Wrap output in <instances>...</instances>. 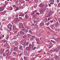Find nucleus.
<instances>
[{
	"label": "nucleus",
	"instance_id": "f257e3e1",
	"mask_svg": "<svg viewBox=\"0 0 60 60\" xmlns=\"http://www.w3.org/2000/svg\"><path fill=\"white\" fill-rule=\"evenodd\" d=\"M7 26L10 29V30L11 31V27H12V25L11 24H9L8 26Z\"/></svg>",
	"mask_w": 60,
	"mask_h": 60
},
{
	"label": "nucleus",
	"instance_id": "f03ea898",
	"mask_svg": "<svg viewBox=\"0 0 60 60\" xmlns=\"http://www.w3.org/2000/svg\"><path fill=\"white\" fill-rule=\"evenodd\" d=\"M31 15H32V16H33L34 18H36L37 16L35 14H34V13H32L31 14Z\"/></svg>",
	"mask_w": 60,
	"mask_h": 60
},
{
	"label": "nucleus",
	"instance_id": "7ed1b4c3",
	"mask_svg": "<svg viewBox=\"0 0 60 60\" xmlns=\"http://www.w3.org/2000/svg\"><path fill=\"white\" fill-rule=\"evenodd\" d=\"M18 48L17 47H14V51L15 52H17L18 51Z\"/></svg>",
	"mask_w": 60,
	"mask_h": 60
},
{
	"label": "nucleus",
	"instance_id": "20e7f679",
	"mask_svg": "<svg viewBox=\"0 0 60 60\" xmlns=\"http://www.w3.org/2000/svg\"><path fill=\"white\" fill-rule=\"evenodd\" d=\"M19 27L20 28H22L23 27V25L22 23H20L19 24Z\"/></svg>",
	"mask_w": 60,
	"mask_h": 60
},
{
	"label": "nucleus",
	"instance_id": "39448f33",
	"mask_svg": "<svg viewBox=\"0 0 60 60\" xmlns=\"http://www.w3.org/2000/svg\"><path fill=\"white\" fill-rule=\"evenodd\" d=\"M31 47L30 46H29V47H27L26 48V50H30V49H31Z\"/></svg>",
	"mask_w": 60,
	"mask_h": 60
},
{
	"label": "nucleus",
	"instance_id": "423d86ee",
	"mask_svg": "<svg viewBox=\"0 0 60 60\" xmlns=\"http://www.w3.org/2000/svg\"><path fill=\"white\" fill-rule=\"evenodd\" d=\"M19 49H20V50H21L22 51H23V48L22 47V46L21 45H19Z\"/></svg>",
	"mask_w": 60,
	"mask_h": 60
},
{
	"label": "nucleus",
	"instance_id": "0eeeda50",
	"mask_svg": "<svg viewBox=\"0 0 60 60\" xmlns=\"http://www.w3.org/2000/svg\"><path fill=\"white\" fill-rule=\"evenodd\" d=\"M44 6V4H40L39 5V6L41 8L43 7Z\"/></svg>",
	"mask_w": 60,
	"mask_h": 60
},
{
	"label": "nucleus",
	"instance_id": "6e6552de",
	"mask_svg": "<svg viewBox=\"0 0 60 60\" xmlns=\"http://www.w3.org/2000/svg\"><path fill=\"white\" fill-rule=\"evenodd\" d=\"M20 34L21 35H22L25 34V33L24 32L21 31L20 32Z\"/></svg>",
	"mask_w": 60,
	"mask_h": 60
},
{
	"label": "nucleus",
	"instance_id": "1a4fd4ad",
	"mask_svg": "<svg viewBox=\"0 0 60 60\" xmlns=\"http://www.w3.org/2000/svg\"><path fill=\"white\" fill-rule=\"evenodd\" d=\"M4 8H3V7H1L0 8V11H3L4 10Z\"/></svg>",
	"mask_w": 60,
	"mask_h": 60
},
{
	"label": "nucleus",
	"instance_id": "9d476101",
	"mask_svg": "<svg viewBox=\"0 0 60 60\" xmlns=\"http://www.w3.org/2000/svg\"><path fill=\"white\" fill-rule=\"evenodd\" d=\"M50 26L52 28V29H53V28L52 27H54V25L53 24H51L50 25Z\"/></svg>",
	"mask_w": 60,
	"mask_h": 60
},
{
	"label": "nucleus",
	"instance_id": "9b49d317",
	"mask_svg": "<svg viewBox=\"0 0 60 60\" xmlns=\"http://www.w3.org/2000/svg\"><path fill=\"white\" fill-rule=\"evenodd\" d=\"M35 27L36 28H38V26H39V24L38 23H36L35 24Z\"/></svg>",
	"mask_w": 60,
	"mask_h": 60
},
{
	"label": "nucleus",
	"instance_id": "f8f14e48",
	"mask_svg": "<svg viewBox=\"0 0 60 60\" xmlns=\"http://www.w3.org/2000/svg\"><path fill=\"white\" fill-rule=\"evenodd\" d=\"M4 49H3V50L2 49H1L0 50V53H4Z\"/></svg>",
	"mask_w": 60,
	"mask_h": 60
},
{
	"label": "nucleus",
	"instance_id": "ddd939ff",
	"mask_svg": "<svg viewBox=\"0 0 60 60\" xmlns=\"http://www.w3.org/2000/svg\"><path fill=\"white\" fill-rule=\"evenodd\" d=\"M55 57L56 59H58V60H59V58H60V57H58L56 55L55 56Z\"/></svg>",
	"mask_w": 60,
	"mask_h": 60
},
{
	"label": "nucleus",
	"instance_id": "4468645a",
	"mask_svg": "<svg viewBox=\"0 0 60 60\" xmlns=\"http://www.w3.org/2000/svg\"><path fill=\"white\" fill-rule=\"evenodd\" d=\"M39 32L40 33H44V31L43 30H40L39 31Z\"/></svg>",
	"mask_w": 60,
	"mask_h": 60
},
{
	"label": "nucleus",
	"instance_id": "2eb2a0df",
	"mask_svg": "<svg viewBox=\"0 0 60 60\" xmlns=\"http://www.w3.org/2000/svg\"><path fill=\"white\" fill-rule=\"evenodd\" d=\"M25 15V14L23 13H21L19 15V16H21L22 17H23Z\"/></svg>",
	"mask_w": 60,
	"mask_h": 60
},
{
	"label": "nucleus",
	"instance_id": "dca6fc26",
	"mask_svg": "<svg viewBox=\"0 0 60 60\" xmlns=\"http://www.w3.org/2000/svg\"><path fill=\"white\" fill-rule=\"evenodd\" d=\"M44 24V22H42L40 23V26H42V25H43Z\"/></svg>",
	"mask_w": 60,
	"mask_h": 60
},
{
	"label": "nucleus",
	"instance_id": "f3484780",
	"mask_svg": "<svg viewBox=\"0 0 60 60\" xmlns=\"http://www.w3.org/2000/svg\"><path fill=\"white\" fill-rule=\"evenodd\" d=\"M50 45L49 46V48H51L52 47V43L50 42Z\"/></svg>",
	"mask_w": 60,
	"mask_h": 60
},
{
	"label": "nucleus",
	"instance_id": "a211bd4d",
	"mask_svg": "<svg viewBox=\"0 0 60 60\" xmlns=\"http://www.w3.org/2000/svg\"><path fill=\"white\" fill-rule=\"evenodd\" d=\"M15 21H19L20 20L18 18H17L16 19H15Z\"/></svg>",
	"mask_w": 60,
	"mask_h": 60
},
{
	"label": "nucleus",
	"instance_id": "6ab92c4d",
	"mask_svg": "<svg viewBox=\"0 0 60 60\" xmlns=\"http://www.w3.org/2000/svg\"><path fill=\"white\" fill-rule=\"evenodd\" d=\"M20 1L21 4H23L25 2V1L23 0H20Z\"/></svg>",
	"mask_w": 60,
	"mask_h": 60
},
{
	"label": "nucleus",
	"instance_id": "aec40b11",
	"mask_svg": "<svg viewBox=\"0 0 60 60\" xmlns=\"http://www.w3.org/2000/svg\"><path fill=\"white\" fill-rule=\"evenodd\" d=\"M6 12V11H4L3 12H1V13L3 15H4V14Z\"/></svg>",
	"mask_w": 60,
	"mask_h": 60
},
{
	"label": "nucleus",
	"instance_id": "412c9836",
	"mask_svg": "<svg viewBox=\"0 0 60 60\" xmlns=\"http://www.w3.org/2000/svg\"><path fill=\"white\" fill-rule=\"evenodd\" d=\"M58 24V22H56L55 24V25L56 27H57V25Z\"/></svg>",
	"mask_w": 60,
	"mask_h": 60
},
{
	"label": "nucleus",
	"instance_id": "4be33fe9",
	"mask_svg": "<svg viewBox=\"0 0 60 60\" xmlns=\"http://www.w3.org/2000/svg\"><path fill=\"white\" fill-rule=\"evenodd\" d=\"M23 55V53H21L19 54V56H22Z\"/></svg>",
	"mask_w": 60,
	"mask_h": 60
},
{
	"label": "nucleus",
	"instance_id": "5701e85b",
	"mask_svg": "<svg viewBox=\"0 0 60 60\" xmlns=\"http://www.w3.org/2000/svg\"><path fill=\"white\" fill-rule=\"evenodd\" d=\"M22 28V29H21V30L23 31H25L26 30L25 29V28H24V27H23Z\"/></svg>",
	"mask_w": 60,
	"mask_h": 60
},
{
	"label": "nucleus",
	"instance_id": "b1692460",
	"mask_svg": "<svg viewBox=\"0 0 60 60\" xmlns=\"http://www.w3.org/2000/svg\"><path fill=\"white\" fill-rule=\"evenodd\" d=\"M16 28L15 26H13V30H15Z\"/></svg>",
	"mask_w": 60,
	"mask_h": 60
},
{
	"label": "nucleus",
	"instance_id": "393cba45",
	"mask_svg": "<svg viewBox=\"0 0 60 60\" xmlns=\"http://www.w3.org/2000/svg\"><path fill=\"white\" fill-rule=\"evenodd\" d=\"M26 42L25 41L23 43H22V45H26Z\"/></svg>",
	"mask_w": 60,
	"mask_h": 60
},
{
	"label": "nucleus",
	"instance_id": "a878e982",
	"mask_svg": "<svg viewBox=\"0 0 60 60\" xmlns=\"http://www.w3.org/2000/svg\"><path fill=\"white\" fill-rule=\"evenodd\" d=\"M34 43V42H32V48H33L34 47V44H33Z\"/></svg>",
	"mask_w": 60,
	"mask_h": 60
},
{
	"label": "nucleus",
	"instance_id": "bb28decb",
	"mask_svg": "<svg viewBox=\"0 0 60 60\" xmlns=\"http://www.w3.org/2000/svg\"><path fill=\"white\" fill-rule=\"evenodd\" d=\"M25 19H28V18H29V16L27 15H25Z\"/></svg>",
	"mask_w": 60,
	"mask_h": 60
},
{
	"label": "nucleus",
	"instance_id": "cd10ccee",
	"mask_svg": "<svg viewBox=\"0 0 60 60\" xmlns=\"http://www.w3.org/2000/svg\"><path fill=\"white\" fill-rule=\"evenodd\" d=\"M49 22H48L47 23H45V25H46V26H49Z\"/></svg>",
	"mask_w": 60,
	"mask_h": 60
},
{
	"label": "nucleus",
	"instance_id": "c85d7f7f",
	"mask_svg": "<svg viewBox=\"0 0 60 60\" xmlns=\"http://www.w3.org/2000/svg\"><path fill=\"white\" fill-rule=\"evenodd\" d=\"M39 20H38L36 21V20H34V23H36L37 22H39Z\"/></svg>",
	"mask_w": 60,
	"mask_h": 60
},
{
	"label": "nucleus",
	"instance_id": "c756f323",
	"mask_svg": "<svg viewBox=\"0 0 60 60\" xmlns=\"http://www.w3.org/2000/svg\"><path fill=\"white\" fill-rule=\"evenodd\" d=\"M9 52V49H8L6 50V51H5V53H7V52Z\"/></svg>",
	"mask_w": 60,
	"mask_h": 60
},
{
	"label": "nucleus",
	"instance_id": "7c9ffc66",
	"mask_svg": "<svg viewBox=\"0 0 60 60\" xmlns=\"http://www.w3.org/2000/svg\"><path fill=\"white\" fill-rule=\"evenodd\" d=\"M6 55L7 56H10V54L9 52H7Z\"/></svg>",
	"mask_w": 60,
	"mask_h": 60
},
{
	"label": "nucleus",
	"instance_id": "2f4dec72",
	"mask_svg": "<svg viewBox=\"0 0 60 60\" xmlns=\"http://www.w3.org/2000/svg\"><path fill=\"white\" fill-rule=\"evenodd\" d=\"M16 3L17 4H18V5H19V1L17 0L16 2Z\"/></svg>",
	"mask_w": 60,
	"mask_h": 60
},
{
	"label": "nucleus",
	"instance_id": "473e14b6",
	"mask_svg": "<svg viewBox=\"0 0 60 60\" xmlns=\"http://www.w3.org/2000/svg\"><path fill=\"white\" fill-rule=\"evenodd\" d=\"M24 60H27V58L25 57V56H24Z\"/></svg>",
	"mask_w": 60,
	"mask_h": 60
},
{
	"label": "nucleus",
	"instance_id": "72a5a7b5",
	"mask_svg": "<svg viewBox=\"0 0 60 60\" xmlns=\"http://www.w3.org/2000/svg\"><path fill=\"white\" fill-rule=\"evenodd\" d=\"M8 2L7 1H5V4H6V5L8 4Z\"/></svg>",
	"mask_w": 60,
	"mask_h": 60
},
{
	"label": "nucleus",
	"instance_id": "f704fd0d",
	"mask_svg": "<svg viewBox=\"0 0 60 60\" xmlns=\"http://www.w3.org/2000/svg\"><path fill=\"white\" fill-rule=\"evenodd\" d=\"M28 32L29 34H32V32L31 31V30H30L28 31Z\"/></svg>",
	"mask_w": 60,
	"mask_h": 60
},
{
	"label": "nucleus",
	"instance_id": "c9c22d12",
	"mask_svg": "<svg viewBox=\"0 0 60 60\" xmlns=\"http://www.w3.org/2000/svg\"><path fill=\"white\" fill-rule=\"evenodd\" d=\"M34 53H32L31 54V56H34Z\"/></svg>",
	"mask_w": 60,
	"mask_h": 60
},
{
	"label": "nucleus",
	"instance_id": "e433bc0d",
	"mask_svg": "<svg viewBox=\"0 0 60 60\" xmlns=\"http://www.w3.org/2000/svg\"><path fill=\"white\" fill-rule=\"evenodd\" d=\"M33 38H32V37L30 38V40L31 41H33Z\"/></svg>",
	"mask_w": 60,
	"mask_h": 60
},
{
	"label": "nucleus",
	"instance_id": "4c0bfd02",
	"mask_svg": "<svg viewBox=\"0 0 60 60\" xmlns=\"http://www.w3.org/2000/svg\"><path fill=\"white\" fill-rule=\"evenodd\" d=\"M25 54H26V55H28V54L27 53V51H25Z\"/></svg>",
	"mask_w": 60,
	"mask_h": 60
},
{
	"label": "nucleus",
	"instance_id": "58836bf2",
	"mask_svg": "<svg viewBox=\"0 0 60 60\" xmlns=\"http://www.w3.org/2000/svg\"><path fill=\"white\" fill-rule=\"evenodd\" d=\"M37 12V11L36 10H35L34 11H32V13H35Z\"/></svg>",
	"mask_w": 60,
	"mask_h": 60
},
{
	"label": "nucleus",
	"instance_id": "ea45409f",
	"mask_svg": "<svg viewBox=\"0 0 60 60\" xmlns=\"http://www.w3.org/2000/svg\"><path fill=\"white\" fill-rule=\"evenodd\" d=\"M18 32V31L17 30H16L15 32H14V33L15 34H17V33Z\"/></svg>",
	"mask_w": 60,
	"mask_h": 60
},
{
	"label": "nucleus",
	"instance_id": "a19ab883",
	"mask_svg": "<svg viewBox=\"0 0 60 60\" xmlns=\"http://www.w3.org/2000/svg\"><path fill=\"white\" fill-rule=\"evenodd\" d=\"M50 2H54V0H50Z\"/></svg>",
	"mask_w": 60,
	"mask_h": 60
},
{
	"label": "nucleus",
	"instance_id": "79ce46f5",
	"mask_svg": "<svg viewBox=\"0 0 60 60\" xmlns=\"http://www.w3.org/2000/svg\"><path fill=\"white\" fill-rule=\"evenodd\" d=\"M23 7H24L23 6L22 7L21 6H19V7L20 9H23Z\"/></svg>",
	"mask_w": 60,
	"mask_h": 60
},
{
	"label": "nucleus",
	"instance_id": "37998d69",
	"mask_svg": "<svg viewBox=\"0 0 60 60\" xmlns=\"http://www.w3.org/2000/svg\"><path fill=\"white\" fill-rule=\"evenodd\" d=\"M28 44H29V42H27L26 43V46H28Z\"/></svg>",
	"mask_w": 60,
	"mask_h": 60
},
{
	"label": "nucleus",
	"instance_id": "c03bdc74",
	"mask_svg": "<svg viewBox=\"0 0 60 60\" xmlns=\"http://www.w3.org/2000/svg\"><path fill=\"white\" fill-rule=\"evenodd\" d=\"M48 4H46L45 5V8H47L48 7Z\"/></svg>",
	"mask_w": 60,
	"mask_h": 60
},
{
	"label": "nucleus",
	"instance_id": "a18cd8bd",
	"mask_svg": "<svg viewBox=\"0 0 60 60\" xmlns=\"http://www.w3.org/2000/svg\"><path fill=\"white\" fill-rule=\"evenodd\" d=\"M8 20H10L11 19V17L10 16H9L8 18Z\"/></svg>",
	"mask_w": 60,
	"mask_h": 60
},
{
	"label": "nucleus",
	"instance_id": "49530a36",
	"mask_svg": "<svg viewBox=\"0 0 60 60\" xmlns=\"http://www.w3.org/2000/svg\"><path fill=\"white\" fill-rule=\"evenodd\" d=\"M17 10H19V8L18 7H16L15 8Z\"/></svg>",
	"mask_w": 60,
	"mask_h": 60
},
{
	"label": "nucleus",
	"instance_id": "de8ad7c7",
	"mask_svg": "<svg viewBox=\"0 0 60 60\" xmlns=\"http://www.w3.org/2000/svg\"><path fill=\"white\" fill-rule=\"evenodd\" d=\"M34 8H36V7H37V5H36L35 4L34 6Z\"/></svg>",
	"mask_w": 60,
	"mask_h": 60
},
{
	"label": "nucleus",
	"instance_id": "09e8293b",
	"mask_svg": "<svg viewBox=\"0 0 60 60\" xmlns=\"http://www.w3.org/2000/svg\"><path fill=\"white\" fill-rule=\"evenodd\" d=\"M47 33L48 34V35H50V33L49 31H48Z\"/></svg>",
	"mask_w": 60,
	"mask_h": 60
},
{
	"label": "nucleus",
	"instance_id": "8fccbe9b",
	"mask_svg": "<svg viewBox=\"0 0 60 60\" xmlns=\"http://www.w3.org/2000/svg\"><path fill=\"white\" fill-rule=\"evenodd\" d=\"M52 52H53V51L52 50H51L49 51V53H52Z\"/></svg>",
	"mask_w": 60,
	"mask_h": 60
},
{
	"label": "nucleus",
	"instance_id": "3c124183",
	"mask_svg": "<svg viewBox=\"0 0 60 60\" xmlns=\"http://www.w3.org/2000/svg\"><path fill=\"white\" fill-rule=\"evenodd\" d=\"M52 51L53 52L56 51V49H52Z\"/></svg>",
	"mask_w": 60,
	"mask_h": 60
},
{
	"label": "nucleus",
	"instance_id": "603ef678",
	"mask_svg": "<svg viewBox=\"0 0 60 60\" xmlns=\"http://www.w3.org/2000/svg\"><path fill=\"white\" fill-rule=\"evenodd\" d=\"M50 4L51 5V4H52L53 5V4H54V2H51L50 3Z\"/></svg>",
	"mask_w": 60,
	"mask_h": 60
},
{
	"label": "nucleus",
	"instance_id": "864d4df0",
	"mask_svg": "<svg viewBox=\"0 0 60 60\" xmlns=\"http://www.w3.org/2000/svg\"><path fill=\"white\" fill-rule=\"evenodd\" d=\"M28 30L26 29V33H27L28 32Z\"/></svg>",
	"mask_w": 60,
	"mask_h": 60
},
{
	"label": "nucleus",
	"instance_id": "5fc2aeb1",
	"mask_svg": "<svg viewBox=\"0 0 60 60\" xmlns=\"http://www.w3.org/2000/svg\"><path fill=\"white\" fill-rule=\"evenodd\" d=\"M3 58V56H0V59H2Z\"/></svg>",
	"mask_w": 60,
	"mask_h": 60
},
{
	"label": "nucleus",
	"instance_id": "6e6d98bb",
	"mask_svg": "<svg viewBox=\"0 0 60 60\" xmlns=\"http://www.w3.org/2000/svg\"><path fill=\"white\" fill-rule=\"evenodd\" d=\"M28 25H29V26H30L31 25V22H30L29 23Z\"/></svg>",
	"mask_w": 60,
	"mask_h": 60
},
{
	"label": "nucleus",
	"instance_id": "4d7b16f0",
	"mask_svg": "<svg viewBox=\"0 0 60 60\" xmlns=\"http://www.w3.org/2000/svg\"><path fill=\"white\" fill-rule=\"evenodd\" d=\"M57 3H59V0H57Z\"/></svg>",
	"mask_w": 60,
	"mask_h": 60
},
{
	"label": "nucleus",
	"instance_id": "13d9d810",
	"mask_svg": "<svg viewBox=\"0 0 60 60\" xmlns=\"http://www.w3.org/2000/svg\"><path fill=\"white\" fill-rule=\"evenodd\" d=\"M26 5V4H23V8H24L25 7V6Z\"/></svg>",
	"mask_w": 60,
	"mask_h": 60
},
{
	"label": "nucleus",
	"instance_id": "bf43d9fd",
	"mask_svg": "<svg viewBox=\"0 0 60 60\" xmlns=\"http://www.w3.org/2000/svg\"><path fill=\"white\" fill-rule=\"evenodd\" d=\"M33 38H35V37L34 36H32V37Z\"/></svg>",
	"mask_w": 60,
	"mask_h": 60
},
{
	"label": "nucleus",
	"instance_id": "052dcab7",
	"mask_svg": "<svg viewBox=\"0 0 60 60\" xmlns=\"http://www.w3.org/2000/svg\"><path fill=\"white\" fill-rule=\"evenodd\" d=\"M27 12H28V11H26V12H24V14H26L27 13Z\"/></svg>",
	"mask_w": 60,
	"mask_h": 60
},
{
	"label": "nucleus",
	"instance_id": "680f3d73",
	"mask_svg": "<svg viewBox=\"0 0 60 60\" xmlns=\"http://www.w3.org/2000/svg\"><path fill=\"white\" fill-rule=\"evenodd\" d=\"M26 35H25L24 36H23V38H26Z\"/></svg>",
	"mask_w": 60,
	"mask_h": 60
},
{
	"label": "nucleus",
	"instance_id": "e2e57ef3",
	"mask_svg": "<svg viewBox=\"0 0 60 60\" xmlns=\"http://www.w3.org/2000/svg\"><path fill=\"white\" fill-rule=\"evenodd\" d=\"M13 6V7H15V8L16 7V6L15 5H14Z\"/></svg>",
	"mask_w": 60,
	"mask_h": 60
},
{
	"label": "nucleus",
	"instance_id": "0e129e2a",
	"mask_svg": "<svg viewBox=\"0 0 60 60\" xmlns=\"http://www.w3.org/2000/svg\"><path fill=\"white\" fill-rule=\"evenodd\" d=\"M9 36H8L6 38V39H9Z\"/></svg>",
	"mask_w": 60,
	"mask_h": 60
},
{
	"label": "nucleus",
	"instance_id": "69168bd1",
	"mask_svg": "<svg viewBox=\"0 0 60 60\" xmlns=\"http://www.w3.org/2000/svg\"><path fill=\"white\" fill-rule=\"evenodd\" d=\"M7 43H6L5 44H4V46H7Z\"/></svg>",
	"mask_w": 60,
	"mask_h": 60
},
{
	"label": "nucleus",
	"instance_id": "338daca9",
	"mask_svg": "<svg viewBox=\"0 0 60 60\" xmlns=\"http://www.w3.org/2000/svg\"><path fill=\"white\" fill-rule=\"evenodd\" d=\"M17 45H18V43H15V46H17Z\"/></svg>",
	"mask_w": 60,
	"mask_h": 60
},
{
	"label": "nucleus",
	"instance_id": "774afa93",
	"mask_svg": "<svg viewBox=\"0 0 60 60\" xmlns=\"http://www.w3.org/2000/svg\"><path fill=\"white\" fill-rule=\"evenodd\" d=\"M40 33H39V32H38L37 33V35H40Z\"/></svg>",
	"mask_w": 60,
	"mask_h": 60
}]
</instances>
